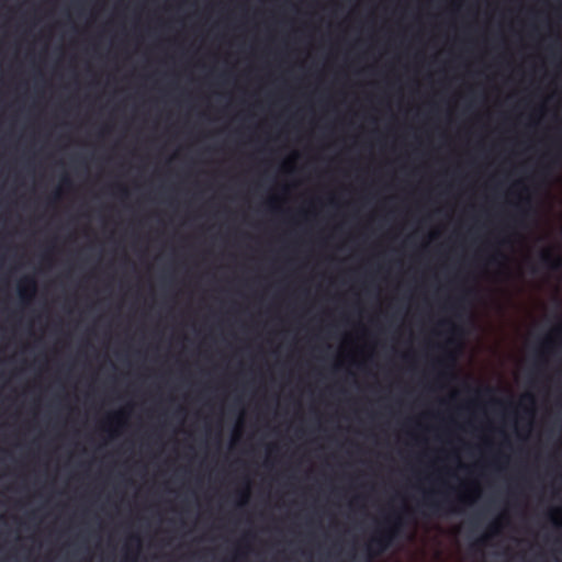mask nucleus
<instances>
[{
  "mask_svg": "<svg viewBox=\"0 0 562 562\" xmlns=\"http://www.w3.org/2000/svg\"><path fill=\"white\" fill-rule=\"evenodd\" d=\"M406 524L405 515L395 509H381L374 519L370 536L366 543V552L370 559L384 554L401 535Z\"/></svg>",
  "mask_w": 562,
  "mask_h": 562,
  "instance_id": "1",
  "label": "nucleus"
},
{
  "mask_svg": "<svg viewBox=\"0 0 562 562\" xmlns=\"http://www.w3.org/2000/svg\"><path fill=\"white\" fill-rule=\"evenodd\" d=\"M422 504L432 515H441L443 513L453 510V508L450 506L451 502L447 497L437 499L435 497V492L426 493Z\"/></svg>",
  "mask_w": 562,
  "mask_h": 562,
  "instance_id": "2",
  "label": "nucleus"
},
{
  "mask_svg": "<svg viewBox=\"0 0 562 562\" xmlns=\"http://www.w3.org/2000/svg\"><path fill=\"white\" fill-rule=\"evenodd\" d=\"M541 266L550 270H558L562 266L561 257L557 256L551 249H544L539 255Z\"/></svg>",
  "mask_w": 562,
  "mask_h": 562,
  "instance_id": "3",
  "label": "nucleus"
},
{
  "mask_svg": "<svg viewBox=\"0 0 562 562\" xmlns=\"http://www.w3.org/2000/svg\"><path fill=\"white\" fill-rule=\"evenodd\" d=\"M454 364V357L451 353H446L441 358L436 361V366H438L441 370L438 373V378L441 380H446L452 376L451 370Z\"/></svg>",
  "mask_w": 562,
  "mask_h": 562,
  "instance_id": "4",
  "label": "nucleus"
},
{
  "mask_svg": "<svg viewBox=\"0 0 562 562\" xmlns=\"http://www.w3.org/2000/svg\"><path fill=\"white\" fill-rule=\"evenodd\" d=\"M36 290L35 280L31 277L24 278L19 285V295L22 300L31 299Z\"/></svg>",
  "mask_w": 562,
  "mask_h": 562,
  "instance_id": "5",
  "label": "nucleus"
},
{
  "mask_svg": "<svg viewBox=\"0 0 562 562\" xmlns=\"http://www.w3.org/2000/svg\"><path fill=\"white\" fill-rule=\"evenodd\" d=\"M504 258H505V256L502 252H495L492 256L491 261L497 262L499 259H504Z\"/></svg>",
  "mask_w": 562,
  "mask_h": 562,
  "instance_id": "6",
  "label": "nucleus"
},
{
  "mask_svg": "<svg viewBox=\"0 0 562 562\" xmlns=\"http://www.w3.org/2000/svg\"><path fill=\"white\" fill-rule=\"evenodd\" d=\"M356 293L353 292V303H352V306H353V316L356 315ZM356 327V324L353 323V328ZM356 368V359L353 358V369Z\"/></svg>",
  "mask_w": 562,
  "mask_h": 562,
  "instance_id": "7",
  "label": "nucleus"
},
{
  "mask_svg": "<svg viewBox=\"0 0 562 562\" xmlns=\"http://www.w3.org/2000/svg\"><path fill=\"white\" fill-rule=\"evenodd\" d=\"M551 345H552V340H551V338H547V339L544 340V342H543V347H544L546 349H549V348L551 347Z\"/></svg>",
  "mask_w": 562,
  "mask_h": 562,
  "instance_id": "8",
  "label": "nucleus"
},
{
  "mask_svg": "<svg viewBox=\"0 0 562 562\" xmlns=\"http://www.w3.org/2000/svg\"><path fill=\"white\" fill-rule=\"evenodd\" d=\"M491 531H492V533H497V532H498V527H497V525H492V526H491Z\"/></svg>",
  "mask_w": 562,
  "mask_h": 562,
  "instance_id": "9",
  "label": "nucleus"
},
{
  "mask_svg": "<svg viewBox=\"0 0 562 562\" xmlns=\"http://www.w3.org/2000/svg\"><path fill=\"white\" fill-rule=\"evenodd\" d=\"M63 183L66 184V186H70L71 184L70 179L68 177H65L63 179Z\"/></svg>",
  "mask_w": 562,
  "mask_h": 562,
  "instance_id": "10",
  "label": "nucleus"
},
{
  "mask_svg": "<svg viewBox=\"0 0 562 562\" xmlns=\"http://www.w3.org/2000/svg\"><path fill=\"white\" fill-rule=\"evenodd\" d=\"M554 333H557V334L562 333V324L554 329Z\"/></svg>",
  "mask_w": 562,
  "mask_h": 562,
  "instance_id": "11",
  "label": "nucleus"
},
{
  "mask_svg": "<svg viewBox=\"0 0 562 562\" xmlns=\"http://www.w3.org/2000/svg\"><path fill=\"white\" fill-rule=\"evenodd\" d=\"M486 538H487V537H486V536H484V537H482L477 542H480V543H484V542L486 541Z\"/></svg>",
  "mask_w": 562,
  "mask_h": 562,
  "instance_id": "12",
  "label": "nucleus"
},
{
  "mask_svg": "<svg viewBox=\"0 0 562 562\" xmlns=\"http://www.w3.org/2000/svg\"><path fill=\"white\" fill-rule=\"evenodd\" d=\"M440 325H441V326H446V325H450V323H449V322H447V321H442V322H440Z\"/></svg>",
  "mask_w": 562,
  "mask_h": 562,
  "instance_id": "13",
  "label": "nucleus"
},
{
  "mask_svg": "<svg viewBox=\"0 0 562 562\" xmlns=\"http://www.w3.org/2000/svg\"><path fill=\"white\" fill-rule=\"evenodd\" d=\"M356 2V0H353ZM356 9V3H353V10ZM356 30V25L353 24V31ZM356 74V70L353 69V75Z\"/></svg>",
  "mask_w": 562,
  "mask_h": 562,
  "instance_id": "14",
  "label": "nucleus"
},
{
  "mask_svg": "<svg viewBox=\"0 0 562 562\" xmlns=\"http://www.w3.org/2000/svg\"><path fill=\"white\" fill-rule=\"evenodd\" d=\"M525 398H528L530 402L533 401V397L531 395H526Z\"/></svg>",
  "mask_w": 562,
  "mask_h": 562,
  "instance_id": "15",
  "label": "nucleus"
},
{
  "mask_svg": "<svg viewBox=\"0 0 562 562\" xmlns=\"http://www.w3.org/2000/svg\"><path fill=\"white\" fill-rule=\"evenodd\" d=\"M520 214H521V216H525V215H527V212L521 209Z\"/></svg>",
  "mask_w": 562,
  "mask_h": 562,
  "instance_id": "16",
  "label": "nucleus"
},
{
  "mask_svg": "<svg viewBox=\"0 0 562 562\" xmlns=\"http://www.w3.org/2000/svg\"><path fill=\"white\" fill-rule=\"evenodd\" d=\"M121 192H122L123 194H126V193H127V191H126V189H125V188H121Z\"/></svg>",
  "mask_w": 562,
  "mask_h": 562,
  "instance_id": "17",
  "label": "nucleus"
},
{
  "mask_svg": "<svg viewBox=\"0 0 562 562\" xmlns=\"http://www.w3.org/2000/svg\"><path fill=\"white\" fill-rule=\"evenodd\" d=\"M356 384H357V381H356V379L353 378V382H352L353 390L356 389Z\"/></svg>",
  "mask_w": 562,
  "mask_h": 562,
  "instance_id": "18",
  "label": "nucleus"
},
{
  "mask_svg": "<svg viewBox=\"0 0 562 562\" xmlns=\"http://www.w3.org/2000/svg\"><path fill=\"white\" fill-rule=\"evenodd\" d=\"M243 495H244L245 498L248 497V493L247 492H245Z\"/></svg>",
  "mask_w": 562,
  "mask_h": 562,
  "instance_id": "19",
  "label": "nucleus"
},
{
  "mask_svg": "<svg viewBox=\"0 0 562 562\" xmlns=\"http://www.w3.org/2000/svg\"><path fill=\"white\" fill-rule=\"evenodd\" d=\"M352 102H353V105H355V104H356V98H355V97H353V99H352Z\"/></svg>",
  "mask_w": 562,
  "mask_h": 562,
  "instance_id": "20",
  "label": "nucleus"
},
{
  "mask_svg": "<svg viewBox=\"0 0 562 562\" xmlns=\"http://www.w3.org/2000/svg\"><path fill=\"white\" fill-rule=\"evenodd\" d=\"M352 144H353V145L356 144V140H355V139L352 140ZM355 169H356V168L353 167V170H355Z\"/></svg>",
  "mask_w": 562,
  "mask_h": 562,
  "instance_id": "21",
  "label": "nucleus"
},
{
  "mask_svg": "<svg viewBox=\"0 0 562 562\" xmlns=\"http://www.w3.org/2000/svg\"><path fill=\"white\" fill-rule=\"evenodd\" d=\"M352 214H353V216L356 215V210H355V209H353V211H352Z\"/></svg>",
  "mask_w": 562,
  "mask_h": 562,
  "instance_id": "22",
  "label": "nucleus"
},
{
  "mask_svg": "<svg viewBox=\"0 0 562 562\" xmlns=\"http://www.w3.org/2000/svg\"><path fill=\"white\" fill-rule=\"evenodd\" d=\"M352 447H353V450H355L356 449V443L355 442L352 443Z\"/></svg>",
  "mask_w": 562,
  "mask_h": 562,
  "instance_id": "23",
  "label": "nucleus"
},
{
  "mask_svg": "<svg viewBox=\"0 0 562 562\" xmlns=\"http://www.w3.org/2000/svg\"><path fill=\"white\" fill-rule=\"evenodd\" d=\"M352 499H353V502L356 501V496L355 495L352 496Z\"/></svg>",
  "mask_w": 562,
  "mask_h": 562,
  "instance_id": "24",
  "label": "nucleus"
},
{
  "mask_svg": "<svg viewBox=\"0 0 562 562\" xmlns=\"http://www.w3.org/2000/svg\"><path fill=\"white\" fill-rule=\"evenodd\" d=\"M352 418H353V419L356 418V415H355V414L352 415Z\"/></svg>",
  "mask_w": 562,
  "mask_h": 562,
  "instance_id": "25",
  "label": "nucleus"
}]
</instances>
